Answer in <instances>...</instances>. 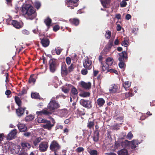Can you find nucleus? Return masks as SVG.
Returning <instances> with one entry per match:
<instances>
[{
	"label": "nucleus",
	"mask_w": 155,
	"mask_h": 155,
	"mask_svg": "<svg viewBox=\"0 0 155 155\" xmlns=\"http://www.w3.org/2000/svg\"><path fill=\"white\" fill-rule=\"evenodd\" d=\"M57 101H55L54 97L52 98L47 106V108L49 110V111H52L57 109L60 107V105Z\"/></svg>",
	"instance_id": "f03ea898"
},
{
	"label": "nucleus",
	"mask_w": 155,
	"mask_h": 155,
	"mask_svg": "<svg viewBox=\"0 0 155 155\" xmlns=\"http://www.w3.org/2000/svg\"><path fill=\"white\" fill-rule=\"evenodd\" d=\"M41 6L40 3L38 2H36L35 3V6L37 9L40 8Z\"/></svg>",
	"instance_id": "864d4df0"
},
{
	"label": "nucleus",
	"mask_w": 155,
	"mask_h": 155,
	"mask_svg": "<svg viewBox=\"0 0 155 155\" xmlns=\"http://www.w3.org/2000/svg\"><path fill=\"white\" fill-rule=\"evenodd\" d=\"M11 22L13 26L17 29H20L22 27L20 23L16 20H12Z\"/></svg>",
	"instance_id": "aec40b11"
},
{
	"label": "nucleus",
	"mask_w": 155,
	"mask_h": 155,
	"mask_svg": "<svg viewBox=\"0 0 155 155\" xmlns=\"http://www.w3.org/2000/svg\"><path fill=\"white\" fill-rule=\"evenodd\" d=\"M81 87L86 90H89L91 88V84L90 82L86 83L82 81L80 83Z\"/></svg>",
	"instance_id": "9b49d317"
},
{
	"label": "nucleus",
	"mask_w": 155,
	"mask_h": 155,
	"mask_svg": "<svg viewBox=\"0 0 155 155\" xmlns=\"http://www.w3.org/2000/svg\"><path fill=\"white\" fill-rule=\"evenodd\" d=\"M21 146L22 149L24 150H27L31 147L30 144L26 141L22 142L21 143Z\"/></svg>",
	"instance_id": "2eb2a0df"
},
{
	"label": "nucleus",
	"mask_w": 155,
	"mask_h": 155,
	"mask_svg": "<svg viewBox=\"0 0 155 155\" xmlns=\"http://www.w3.org/2000/svg\"><path fill=\"white\" fill-rule=\"evenodd\" d=\"M52 112L51 111H48L47 109H43L42 110L39 111H37L36 114L38 115V117L39 115H41L44 114L46 115H49L52 114Z\"/></svg>",
	"instance_id": "ddd939ff"
},
{
	"label": "nucleus",
	"mask_w": 155,
	"mask_h": 155,
	"mask_svg": "<svg viewBox=\"0 0 155 155\" xmlns=\"http://www.w3.org/2000/svg\"><path fill=\"white\" fill-rule=\"evenodd\" d=\"M118 89V84H114L113 86H112L109 88V91L111 93H114L116 92L117 91Z\"/></svg>",
	"instance_id": "4be33fe9"
},
{
	"label": "nucleus",
	"mask_w": 155,
	"mask_h": 155,
	"mask_svg": "<svg viewBox=\"0 0 155 155\" xmlns=\"http://www.w3.org/2000/svg\"><path fill=\"white\" fill-rule=\"evenodd\" d=\"M60 28V27L58 25H55L53 28V30L54 31H56L58 30Z\"/></svg>",
	"instance_id": "680f3d73"
},
{
	"label": "nucleus",
	"mask_w": 155,
	"mask_h": 155,
	"mask_svg": "<svg viewBox=\"0 0 155 155\" xmlns=\"http://www.w3.org/2000/svg\"><path fill=\"white\" fill-rule=\"evenodd\" d=\"M90 155H98V153L97 151L95 150L91 149L88 151Z\"/></svg>",
	"instance_id": "a19ab883"
},
{
	"label": "nucleus",
	"mask_w": 155,
	"mask_h": 155,
	"mask_svg": "<svg viewBox=\"0 0 155 155\" xmlns=\"http://www.w3.org/2000/svg\"><path fill=\"white\" fill-rule=\"evenodd\" d=\"M119 57L118 60L119 61H124V59H127L128 58L127 53L125 51H123L119 54Z\"/></svg>",
	"instance_id": "4468645a"
},
{
	"label": "nucleus",
	"mask_w": 155,
	"mask_h": 155,
	"mask_svg": "<svg viewBox=\"0 0 155 155\" xmlns=\"http://www.w3.org/2000/svg\"><path fill=\"white\" fill-rule=\"evenodd\" d=\"M15 100L18 107H21L22 101L19 97L17 96H15Z\"/></svg>",
	"instance_id": "c756f323"
},
{
	"label": "nucleus",
	"mask_w": 155,
	"mask_h": 155,
	"mask_svg": "<svg viewBox=\"0 0 155 155\" xmlns=\"http://www.w3.org/2000/svg\"><path fill=\"white\" fill-rule=\"evenodd\" d=\"M42 139L41 137H38L35 138L33 141V144L35 146H36L42 140Z\"/></svg>",
	"instance_id": "e433bc0d"
},
{
	"label": "nucleus",
	"mask_w": 155,
	"mask_h": 155,
	"mask_svg": "<svg viewBox=\"0 0 155 155\" xmlns=\"http://www.w3.org/2000/svg\"><path fill=\"white\" fill-rule=\"evenodd\" d=\"M22 33L25 35H28L29 34V32L26 29L23 30L21 31Z\"/></svg>",
	"instance_id": "e2e57ef3"
},
{
	"label": "nucleus",
	"mask_w": 155,
	"mask_h": 155,
	"mask_svg": "<svg viewBox=\"0 0 155 155\" xmlns=\"http://www.w3.org/2000/svg\"><path fill=\"white\" fill-rule=\"evenodd\" d=\"M71 92L73 95H77L78 93V91L77 89L74 86H73L71 89Z\"/></svg>",
	"instance_id": "8fccbe9b"
},
{
	"label": "nucleus",
	"mask_w": 155,
	"mask_h": 155,
	"mask_svg": "<svg viewBox=\"0 0 155 155\" xmlns=\"http://www.w3.org/2000/svg\"><path fill=\"white\" fill-rule=\"evenodd\" d=\"M34 119V117L31 114H30L25 117L26 121H29L33 120Z\"/></svg>",
	"instance_id": "c03bdc74"
},
{
	"label": "nucleus",
	"mask_w": 155,
	"mask_h": 155,
	"mask_svg": "<svg viewBox=\"0 0 155 155\" xmlns=\"http://www.w3.org/2000/svg\"><path fill=\"white\" fill-rule=\"evenodd\" d=\"M94 125V120L92 121H89L87 124V127L89 129L93 128Z\"/></svg>",
	"instance_id": "72a5a7b5"
},
{
	"label": "nucleus",
	"mask_w": 155,
	"mask_h": 155,
	"mask_svg": "<svg viewBox=\"0 0 155 155\" xmlns=\"http://www.w3.org/2000/svg\"><path fill=\"white\" fill-rule=\"evenodd\" d=\"M22 12L27 19L33 20L37 16L35 9L30 4L24 5L22 8Z\"/></svg>",
	"instance_id": "f257e3e1"
},
{
	"label": "nucleus",
	"mask_w": 155,
	"mask_h": 155,
	"mask_svg": "<svg viewBox=\"0 0 155 155\" xmlns=\"http://www.w3.org/2000/svg\"><path fill=\"white\" fill-rule=\"evenodd\" d=\"M17 133V130L16 129H14L12 130L9 133L8 135L7 139L8 140H12L16 136Z\"/></svg>",
	"instance_id": "f8f14e48"
},
{
	"label": "nucleus",
	"mask_w": 155,
	"mask_h": 155,
	"mask_svg": "<svg viewBox=\"0 0 155 155\" xmlns=\"http://www.w3.org/2000/svg\"><path fill=\"white\" fill-rule=\"evenodd\" d=\"M133 137V135L131 132L128 133L126 136L127 138L129 140H131Z\"/></svg>",
	"instance_id": "5fc2aeb1"
},
{
	"label": "nucleus",
	"mask_w": 155,
	"mask_h": 155,
	"mask_svg": "<svg viewBox=\"0 0 155 155\" xmlns=\"http://www.w3.org/2000/svg\"><path fill=\"white\" fill-rule=\"evenodd\" d=\"M90 95V93L88 92H84L79 94L80 96L84 97H89Z\"/></svg>",
	"instance_id": "79ce46f5"
},
{
	"label": "nucleus",
	"mask_w": 155,
	"mask_h": 155,
	"mask_svg": "<svg viewBox=\"0 0 155 155\" xmlns=\"http://www.w3.org/2000/svg\"><path fill=\"white\" fill-rule=\"evenodd\" d=\"M123 85L125 89L127 90L128 88L130 86L131 83L129 81H126L123 84Z\"/></svg>",
	"instance_id": "f704fd0d"
},
{
	"label": "nucleus",
	"mask_w": 155,
	"mask_h": 155,
	"mask_svg": "<svg viewBox=\"0 0 155 155\" xmlns=\"http://www.w3.org/2000/svg\"><path fill=\"white\" fill-rule=\"evenodd\" d=\"M120 62L118 65L120 68H124L125 64L124 63V61H120Z\"/></svg>",
	"instance_id": "13d9d810"
},
{
	"label": "nucleus",
	"mask_w": 155,
	"mask_h": 155,
	"mask_svg": "<svg viewBox=\"0 0 155 155\" xmlns=\"http://www.w3.org/2000/svg\"><path fill=\"white\" fill-rule=\"evenodd\" d=\"M87 69H83L81 71V73L83 75H85L87 74L88 73Z\"/></svg>",
	"instance_id": "4d7b16f0"
},
{
	"label": "nucleus",
	"mask_w": 155,
	"mask_h": 155,
	"mask_svg": "<svg viewBox=\"0 0 155 155\" xmlns=\"http://www.w3.org/2000/svg\"><path fill=\"white\" fill-rule=\"evenodd\" d=\"M101 2L102 5L104 8H106L107 7V4L108 5L109 4V2H107V0H105L104 1L101 0Z\"/></svg>",
	"instance_id": "09e8293b"
},
{
	"label": "nucleus",
	"mask_w": 155,
	"mask_h": 155,
	"mask_svg": "<svg viewBox=\"0 0 155 155\" xmlns=\"http://www.w3.org/2000/svg\"><path fill=\"white\" fill-rule=\"evenodd\" d=\"M121 143L120 141H115L114 145V148L115 149H118L120 148Z\"/></svg>",
	"instance_id": "de8ad7c7"
},
{
	"label": "nucleus",
	"mask_w": 155,
	"mask_h": 155,
	"mask_svg": "<svg viewBox=\"0 0 155 155\" xmlns=\"http://www.w3.org/2000/svg\"><path fill=\"white\" fill-rule=\"evenodd\" d=\"M62 91L65 93H67L69 91V90L68 89L65 88H62Z\"/></svg>",
	"instance_id": "774afa93"
},
{
	"label": "nucleus",
	"mask_w": 155,
	"mask_h": 155,
	"mask_svg": "<svg viewBox=\"0 0 155 155\" xmlns=\"http://www.w3.org/2000/svg\"><path fill=\"white\" fill-rule=\"evenodd\" d=\"M69 21L71 24L75 26H78L80 23L79 19L76 18H70Z\"/></svg>",
	"instance_id": "6ab92c4d"
},
{
	"label": "nucleus",
	"mask_w": 155,
	"mask_h": 155,
	"mask_svg": "<svg viewBox=\"0 0 155 155\" xmlns=\"http://www.w3.org/2000/svg\"><path fill=\"white\" fill-rule=\"evenodd\" d=\"M111 35V32L109 30H108L106 31V33L105 35V36L107 39H109L110 38Z\"/></svg>",
	"instance_id": "a18cd8bd"
},
{
	"label": "nucleus",
	"mask_w": 155,
	"mask_h": 155,
	"mask_svg": "<svg viewBox=\"0 0 155 155\" xmlns=\"http://www.w3.org/2000/svg\"><path fill=\"white\" fill-rule=\"evenodd\" d=\"M26 109V108L25 107H19L16 110V113L17 115L19 117L22 115L24 114V111Z\"/></svg>",
	"instance_id": "a211bd4d"
},
{
	"label": "nucleus",
	"mask_w": 155,
	"mask_h": 155,
	"mask_svg": "<svg viewBox=\"0 0 155 155\" xmlns=\"http://www.w3.org/2000/svg\"><path fill=\"white\" fill-rule=\"evenodd\" d=\"M49 64L50 71L51 73H54L58 66V61L54 58L51 59L49 61Z\"/></svg>",
	"instance_id": "7ed1b4c3"
},
{
	"label": "nucleus",
	"mask_w": 155,
	"mask_h": 155,
	"mask_svg": "<svg viewBox=\"0 0 155 155\" xmlns=\"http://www.w3.org/2000/svg\"><path fill=\"white\" fill-rule=\"evenodd\" d=\"M81 105L87 109L91 108L92 107V102L91 100L81 99L80 101Z\"/></svg>",
	"instance_id": "39448f33"
},
{
	"label": "nucleus",
	"mask_w": 155,
	"mask_h": 155,
	"mask_svg": "<svg viewBox=\"0 0 155 155\" xmlns=\"http://www.w3.org/2000/svg\"><path fill=\"white\" fill-rule=\"evenodd\" d=\"M48 147V143L46 141H43L40 144L39 150L41 152L46 151Z\"/></svg>",
	"instance_id": "423d86ee"
},
{
	"label": "nucleus",
	"mask_w": 155,
	"mask_h": 155,
	"mask_svg": "<svg viewBox=\"0 0 155 155\" xmlns=\"http://www.w3.org/2000/svg\"><path fill=\"white\" fill-rule=\"evenodd\" d=\"M129 147H130L131 149L133 150H134L135 148L138 146L140 143L137 140H134L131 141H129Z\"/></svg>",
	"instance_id": "9d476101"
},
{
	"label": "nucleus",
	"mask_w": 155,
	"mask_h": 155,
	"mask_svg": "<svg viewBox=\"0 0 155 155\" xmlns=\"http://www.w3.org/2000/svg\"><path fill=\"white\" fill-rule=\"evenodd\" d=\"M31 134V133L29 132H25L24 133L23 135L26 137H29Z\"/></svg>",
	"instance_id": "338daca9"
},
{
	"label": "nucleus",
	"mask_w": 155,
	"mask_h": 155,
	"mask_svg": "<svg viewBox=\"0 0 155 155\" xmlns=\"http://www.w3.org/2000/svg\"><path fill=\"white\" fill-rule=\"evenodd\" d=\"M121 45L123 46L127 47L129 45L128 40L127 39H125L122 42Z\"/></svg>",
	"instance_id": "37998d69"
},
{
	"label": "nucleus",
	"mask_w": 155,
	"mask_h": 155,
	"mask_svg": "<svg viewBox=\"0 0 155 155\" xmlns=\"http://www.w3.org/2000/svg\"><path fill=\"white\" fill-rule=\"evenodd\" d=\"M114 46V39L111 38L110 40L106 45V48L108 50H110L112 46Z\"/></svg>",
	"instance_id": "a878e982"
},
{
	"label": "nucleus",
	"mask_w": 155,
	"mask_h": 155,
	"mask_svg": "<svg viewBox=\"0 0 155 155\" xmlns=\"http://www.w3.org/2000/svg\"><path fill=\"white\" fill-rule=\"evenodd\" d=\"M61 73L62 76H67L68 74V71L67 68V66L65 63H62L61 66Z\"/></svg>",
	"instance_id": "1a4fd4ad"
},
{
	"label": "nucleus",
	"mask_w": 155,
	"mask_h": 155,
	"mask_svg": "<svg viewBox=\"0 0 155 155\" xmlns=\"http://www.w3.org/2000/svg\"><path fill=\"white\" fill-rule=\"evenodd\" d=\"M17 126L20 131L25 132L27 130L26 126L24 124H17Z\"/></svg>",
	"instance_id": "412c9836"
},
{
	"label": "nucleus",
	"mask_w": 155,
	"mask_h": 155,
	"mask_svg": "<svg viewBox=\"0 0 155 155\" xmlns=\"http://www.w3.org/2000/svg\"><path fill=\"white\" fill-rule=\"evenodd\" d=\"M41 42L43 46L46 47L49 46L50 44L49 39L47 38H40Z\"/></svg>",
	"instance_id": "f3484780"
},
{
	"label": "nucleus",
	"mask_w": 155,
	"mask_h": 155,
	"mask_svg": "<svg viewBox=\"0 0 155 155\" xmlns=\"http://www.w3.org/2000/svg\"><path fill=\"white\" fill-rule=\"evenodd\" d=\"M60 115L61 117H63L66 116L68 113V111L67 109H64L61 110L59 112Z\"/></svg>",
	"instance_id": "2f4dec72"
},
{
	"label": "nucleus",
	"mask_w": 155,
	"mask_h": 155,
	"mask_svg": "<svg viewBox=\"0 0 155 155\" xmlns=\"http://www.w3.org/2000/svg\"><path fill=\"white\" fill-rule=\"evenodd\" d=\"M61 148L60 145L57 141L55 140L51 142L49 146L50 149L52 152L58 151Z\"/></svg>",
	"instance_id": "20e7f679"
},
{
	"label": "nucleus",
	"mask_w": 155,
	"mask_h": 155,
	"mask_svg": "<svg viewBox=\"0 0 155 155\" xmlns=\"http://www.w3.org/2000/svg\"><path fill=\"white\" fill-rule=\"evenodd\" d=\"M31 97L32 98L35 99H39L40 98L39 93L36 92L32 93L31 94Z\"/></svg>",
	"instance_id": "ea45409f"
},
{
	"label": "nucleus",
	"mask_w": 155,
	"mask_h": 155,
	"mask_svg": "<svg viewBox=\"0 0 155 155\" xmlns=\"http://www.w3.org/2000/svg\"><path fill=\"white\" fill-rule=\"evenodd\" d=\"M76 113L79 116L84 115L85 114L84 109L82 107L79 108L77 110Z\"/></svg>",
	"instance_id": "5701e85b"
},
{
	"label": "nucleus",
	"mask_w": 155,
	"mask_h": 155,
	"mask_svg": "<svg viewBox=\"0 0 155 155\" xmlns=\"http://www.w3.org/2000/svg\"><path fill=\"white\" fill-rule=\"evenodd\" d=\"M120 126H119L118 124H116L112 126V128L114 130H118L120 129L119 127Z\"/></svg>",
	"instance_id": "bf43d9fd"
},
{
	"label": "nucleus",
	"mask_w": 155,
	"mask_h": 155,
	"mask_svg": "<svg viewBox=\"0 0 155 155\" xmlns=\"http://www.w3.org/2000/svg\"><path fill=\"white\" fill-rule=\"evenodd\" d=\"M27 91L26 88L25 87L22 88L21 91L18 93V95L19 96H21L27 93Z\"/></svg>",
	"instance_id": "58836bf2"
},
{
	"label": "nucleus",
	"mask_w": 155,
	"mask_h": 155,
	"mask_svg": "<svg viewBox=\"0 0 155 155\" xmlns=\"http://www.w3.org/2000/svg\"><path fill=\"white\" fill-rule=\"evenodd\" d=\"M99 132L98 130H96L93 137V140L95 142H97L99 140Z\"/></svg>",
	"instance_id": "bb28decb"
},
{
	"label": "nucleus",
	"mask_w": 155,
	"mask_h": 155,
	"mask_svg": "<svg viewBox=\"0 0 155 155\" xmlns=\"http://www.w3.org/2000/svg\"><path fill=\"white\" fill-rule=\"evenodd\" d=\"M112 140V139L110 134V132L107 131V136L105 138V141L106 143H110Z\"/></svg>",
	"instance_id": "b1692460"
},
{
	"label": "nucleus",
	"mask_w": 155,
	"mask_h": 155,
	"mask_svg": "<svg viewBox=\"0 0 155 155\" xmlns=\"http://www.w3.org/2000/svg\"><path fill=\"white\" fill-rule=\"evenodd\" d=\"M121 146L123 147L127 148L129 147V141L127 140H125L124 141L120 142Z\"/></svg>",
	"instance_id": "7c9ffc66"
},
{
	"label": "nucleus",
	"mask_w": 155,
	"mask_h": 155,
	"mask_svg": "<svg viewBox=\"0 0 155 155\" xmlns=\"http://www.w3.org/2000/svg\"><path fill=\"white\" fill-rule=\"evenodd\" d=\"M46 122L44 123H46V124L43 125L42 127L45 129L50 130L52 127L54 126V124H51L50 121L47 120H46Z\"/></svg>",
	"instance_id": "dca6fc26"
},
{
	"label": "nucleus",
	"mask_w": 155,
	"mask_h": 155,
	"mask_svg": "<svg viewBox=\"0 0 155 155\" xmlns=\"http://www.w3.org/2000/svg\"><path fill=\"white\" fill-rule=\"evenodd\" d=\"M105 103V101L103 98H99L97 99V103L99 107H102Z\"/></svg>",
	"instance_id": "393cba45"
},
{
	"label": "nucleus",
	"mask_w": 155,
	"mask_h": 155,
	"mask_svg": "<svg viewBox=\"0 0 155 155\" xmlns=\"http://www.w3.org/2000/svg\"><path fill=\"white\" fill-rule=\"evenodd\" d=\"M133 95L132 93L129 92H128L126 93L125 94V96L126 97L128 98L129 97H131L133 96Z\"/></svg>",
	"instance_id": "052dcab7"
},
{
	"label": "nucleus",
	"mask_w": 155,
	"mask_h": 155,
	"mask_svg": "<svg viewBox=\"0 0 155 155\" xmlns=\"http://www.w3.org/2000/svg\"><path fill=\"white\" fill-rule=\"evenodd\" d=\"M34 76V74H31L30 78L28 79V83H33V84H35V82H36V80L35 78H33V76Z\"/></svg>",
	"instance_id": "c9c22d12"
},
{
	"label": "nucleus",
	"mask_w": 155,
	"mask_h": 155,
	"mask_svg": "<svg viewBox=\"0 0 155 155\" xmlns=\"http://www.w3.org/2000/svg\"><path fill=\"white\" fill-rule=\"evenodd\" d=\"M36 121L39 123H45L46 122V120L45 119H43L41 117H38L36 119Z\"/></svg>",
	"instance_id": "49530a36"
},
{
	"label": "nucleus",
	"mask_w": 155,
	"mask_h": 155,
	"mask_svg": "<svg viewBox=\"0 0 155 155\" xmlns=\"http://www.w3.org/2000/svg\"><path fill=\"white\" fill-rule=\"evenodd\" d=\"M106 64H107L109 66H111L113 62V59L110 58H108L106 60Z\"/></svg>",
	"instance_id": "4c0bfd02"
},
{
	"label": "nucleus",
	"mask_w": 155,
	"mask_h": 155,
	"mask_svg": "<svg viewBox=\"0 0 155 155\" xmlns=\"http://www.w3.org/2000/svg\"><path fill=\"white\" fill-rule=\"evenodd\" d=\"M92 61L88 57L85 58L83 61L84 67L88 70H90L92 68Z\"/></svg>",
	"instance_id": "0eeeda50"
},
{
	"label": "nucleus",
	"mask_w": 155,
	"mask_h": 155,
	"mask_svg": "<svg viewBox=\"0 0 155 155\" xmlns=\"http://www.w3.org/2000/svg\"><path fill=\"white\" fill-rule=\"evenodd\" d=\"M117 153L118 155H128V152L127 150L125 149H121L118 151Z\"/></svg>",
	"instance_id": "c85d7f7f"
},
{
	"label": "nucleus",
	"mask_w": 155,
	"mask_h": 155,
	"mask_svg": "<svg viewBox=\"0 0 155 155\" xmlns=\"http://www.w3.org/2000/svg\"><path fill=\"white\" fill-rule=\"evenodd\" d=\"M101 67L102 69V71H104L106 70L108 71L109 68V66L107 64H106L105 63H103L101 64Z\"/></svg>",
	"instance_id": "473e14b6"
},
{
	"label": "nucleus",
	"mask_w": 155,
	"mask_h": 155,
	"mask_svg": "<svg viewBox=\"0 0 155 155\" xmlns=\"http://www.w3.org/2000/svg\"><path fill=\"white\" fill-rule=\"evenodd\" d=\"M44 22L48 27H49L51 26L52 20L49 17H48L45 19Z\"/></svg>",
	"instance_id": "cd10ccee"
},
{
	"label": "nucleus",
	"mask_w": 155,
	"mask_h": 155,
	"mask_svg": "<svg viewBox=\"0 0 155 155\" xmlns=\"http://www.w3.org/2000/svg\"><path fill=\"white\" fill-rule=\"evenodd\" d=\"M55 50L56 54L57 55H59L60 54L62 51V50L60 48V47H58L55 48Z\"/></svg>",
	"instance_id": "3c124183"
},
{
	"label": "nucleus",
	"mask_w": 155,
	"mask_h": 155,
	"mask_svg": "<svg viewBox=\"0 0 155 155\" xmlns=\"http://www.w3.org/2000/svg\"><path fill=\"white\" fill-rule=\"evenodd\" d=\"M66 61L67 64H71V58L69 57H67L66 58Z\"/></svg>",
	"instance_id": "0e129e2a"
},
{
	"label": "nucleus",
	"mask_w": 155,
	"mask_h": 155,
	"mask_svg": "<svg viewBox=\"0 0 155 155\" xmlns=\"http://www.w3.org/2000/svg\"><path fill=\"white\" fill-rule=\"evenodd\" d=\"M84 148L82 147H79L75 150V151L78 153H80L84 150Z\"/></svg>",
	"instance_id": "6e6d98bb"
},
{
	"label": "nucleus",
	"mask_w": 155,
	"mask_h": 155,
	"mask_svg": "<svg viewBox=\"0 0 155 155\" xmlns=\"http://www.w3.org/2000/svg\"><path fill=\"white\" fill-rule=\"evenodd\" d=\"M127 5V3L126 1H123L120 3V6L121 7L123 8L125 7Z\"/></svg>",
	"instance_id": "603ef678"
},
{
	"label": "nucleus",
	"mask_w": 155,
	"mask_h": 155,
	"mask_svg": "<svg viewBox=\"0 0 155 155\" xmlns=\"http://www.w3.org/2000/svg\"><path fill=\"white\" fill-rule=\"evenodd\" d=\"M73 64H71V65L68 67V73H70L72 71L73 69Z\"/></svg>",
	"instance_id": "69168bd1"
},
{
	"label": "nucleus",
	"mask_w": 155,
	"mask_h": 155,
	"mask_svg": "<svg viewBox=\"0 0 155 155\" xmlns=\"http://www.w3.org/2000/svg\"><path fill=\"white\" fill-rule=\"evenodd\" d=\"M79 0H66V3L68 7L73 9L74 7H77L78 5L77 4Z\"/></svg>",
	"instance_id": "6e6552de"
}]
</instances>
